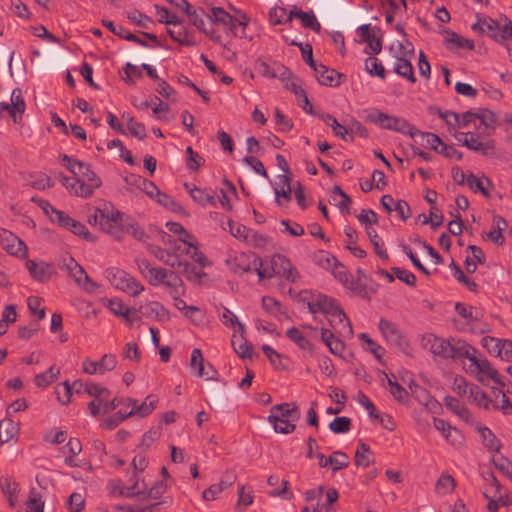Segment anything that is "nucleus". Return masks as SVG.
Returning <instances> with one entry per match:
<instances>
[{
  "mask_svg": "<svg viewBox=\"0 0 512 512\" xmlns=\"http://www.w3.org/2000/svg\"><path fill=\"white\" fill-rule=\"evenodd\" d=\"M186 155H187V159H186L187 168L191 171L199 170V168L204 163V159L201 156H199V154L197 152H195L192 149V147H190V146H188L186 148Z\"/></svg>",
  "mask_w": 512,
  "mask_h": 512,
  "instance_id": "0e129e2a",
  "label": "nucleus"
},
{
  "mask_svg": "<svg viewBox=\"0 0 512 512\" xmlns=\"http://www.w3.org/2000/svg\"><path fill=\"white\" fill-rule=\"evenodd\" d=\"M180 273L184 274L186 278L190 281H200L204 274L201 269L196 268L192 264L187 261H182L180 259V268H178Z\"/></svg>",
  "mask_w": 512,
  "mask_h": 512,
  "instance_id": "864d4df0",
  "label": "nucleus"
},
{
  "mask_svg": "<svg viewBox=\"0 0 512 512\" xmlns=\"http://www.w3.org/2000/svg\"><path fill=\"white\" fill-rule=\"evenodd\" d=\"M226 224L228 231L232 236L249 244L253 248L256 247V232L245 225L232 221L231 219H227Z\"/></svg>",
  "mask_w": 512,
  "mask_h": 512,
  "instance_id": "6ab92c4d",
  "label": "nucleus"
},
{
  "mask_svg": "<svg viewBox=\"0 0 512 512\" xmlns=\"http://www.w3.org/2000/svg\"><path fill=\"white\" fill-rule=\"evenodd\" d=\"M289 45L297 46L300 48L303 61L306 64H308L312 69H315L319 65V63H317L313 58V49H312L311 44H309V43L302 44L300 42L293 40V41L289 42Z\"/></svg>",
  "mask_w": 512,
  "mask_h": 512,
  "instance_id": "603ef678",
  "label": "nucleus"
},
{
  "mask_svg": "<svg viewBox=\"0 0 512 512\" xmlns=\"http://www.w3.org/2000/svg\"><path fill=\"white\" fill-rule=\"evenodd\" d=\"M372 456L373 453L370 446L362 440H359L355 453V464L366 468L373 462Z\"/></svg>",
  "mask_w": 512,
  "mask_h": 512,
  "instance_id": "f704fd0d",
  "label": "nucleus"
},
{
  "mask_svg": "<svg viewBox=\"0 0 512 512\" xmlns=\"http://www.w3.org/2000/svg\"><path fill=\"white\" fill-rule=\"evenodd\" d=\"M158 403V397L155 395H148L145 400L138 404V401L135 399H128L127 406H131L132 409L130 413L132 416L138 415L140 417H146L156 409Z\"/></svg>",
  "mask_w": 512,
  "mask_h": 512,
  "instance_id": "412c9836",
  "label": "nucleus"
},
{
  "mask_svg": "<svg viewBox=\"0 0 512 512\" xmlns=\"http://www.w3.org/2000/svg\"><path fill=\"white\" fill-rule=\"evenodd\" d=\"M185 188L189 192L192 199L202 206L216 205V196L211 189H201L196 186L190 187L189 184L185 183Z\"/></svg>",
  "mask_w": 512,
  "mask_h": 512,
  "instance_id": "b1692460",
  "label": "nucleus"
},
{
  "mask_svg": "<svg viewBox=\"0 0 512 512\" xmlns=\"http://www.w3.org/2000/svg\"><path fill=\"white\" fill-rule=\"evenodd\" d=\"M256 257L253 256V259H250V256L245 253H240L235 258V267L234 272L235 273H247L252 270H256Z\"/></svg>",
  "mask_w": 512,
  "mask_h": 512,
  "instance_id": "a19ab883",
  "label": "nucleus"
},
{
  "mask_svg": "<svg viewBox=\"0 0 512 512\" xmlns=\"http://www.w3.org/2000/svg\"><path fill=\"white\" fill-rule=\"evenodd\" d=\"M45 488L32 487L29 491L28 497L25 501L26 512H43L44 510V495Z\"/></svg>",
  "mask_w": 512,
  "mask_h": 512,
  "instance_id": "bb28decb",
  "label": "nucleus"
},
{
  "mask_svg": "<svg viewBox=\"0 0 512 512\" xmlns=\"http://www.w3.org/2000/svg\"><path fill=\"white\" fill-rule=\"evenodd\" d=\"M280 482V488L272 489L268 491V495L270 496H281L282 498H288V481L280 480L278 476H270L267 479V483L270 486H275Z\"/></svg>",
  "mask_w": 512,
  "mask_h": 512,
  "instance_id": "4d7b16f0",
  "label": "nucleus"
},
{
  "mask_svg": "<svg viewBox=\"0 0 512 512\" xmlns=\"http://www.w3.org/2000/svg\"><path fill=\"white\" fill-rule=\"evenodd\" d=\"M116 364V356L113 354H105L100 361L97 362L86 358L83 361V371L87 374H104L105 372L113 370Z\"/></svg>",
  "mask_w": 512,
  "mask_h": 512,
  "instance_id": "2eb2a0df",
  "label": "nucleus"
},
{
  "mask_svg": "<svg viewBox=\"0 0 512 512\" xmlns=\"http://www.w3.org/2000/svg\"><path fill=\"white\" fill-rule=\"evenodd\" d=\"M344 287L350 290L353 294L367 301L371 300V297L367 291V285L365 283H362V281H360L359 279H354L353 276H351L348 284H345Z\"/></svg>",
  "mask_w": 512,
  "mask_h": 512,
  "instance_id": "3c124183",
  "label": "nucleus"
},
{
  "mask_svg": "<svg viewBox=\"0 0 512 512\" xmlns=\"http://www.w3.org/2000/svg\"><path fill=\"white\" fill-rule=\"evenodd\" d=\"M449 267L453 270V276L458 282L466 286L469 291L477 292L478 284L468 278L454 260L451 261Z\"/></svg>",
  "mask_w": 512,
  "mask_h": 512,
  "instance_id": "37998d69",
  "label": "nucleus"
},
{
  "mask_svg": "<svg viewBox=\"0 0 512 512\" xmlns=\"http://www.w3.org/2000/svg\"><path fill=\"white\" fill-rule=\"evenodd\" d=\"M190 367L193 371H195L196 376H206V379H212V376H209V373L205 372L204 357L199 348H195L192 350Z\"/></svg>",
  "mask_w": 512,
  "mask_h": 512,
  "instance_id": "c9c22d12",
  "label": "nucleus"
},
{
  "mask_svg": "<svg viewBox=\"0 0 512 512\" xmlns=\"http://www.w3.org/2000/svg\"><path fill=\"white\" fill-rule=\"evenodd\" d=\"M287 10L283 7L275 6L269 11V21L272 25H281L285 24L287 18Z\"/></svg>",
  "mask_w": 512,
  "mask_h": 512,
  "instance_id": "69168bd1",
  "label": "nucleus"
},
{
  "mask_svg": "<svg viewBox=\"0 0 512 512\" xmlns=\"http://www.w3.org/2000/svg\"><path fill=\"white\" fill-rule=\"evenodd\" d=\"M207 18L212 24L224 25L232 35L240 38L245 36V27L249 21L246 14H243L240 19H236L221 7H213Z\"/></svg>",
  "mask_w": 512,
  "mask_h": 512,
  "instance_id": "6e6552de",
  "label": "nucleus"
},
{
  "mask_svg": "<svg viewBox=\"0 0 512 512\" xmlns=\"http://www.w3.org/2000/svg\"><path fill=\"white\" fill-rule=\"evenodd\" d=\"M316 305L320 312L332 317L330 323L333 326L336 323V325H341L343 329H347L348 333H352L350 320L336 299L319 293L317 294Z\"/></svg>",
  "mask_w": 512,
  "mask_h": 512,
  "instance_id": "0eeeda50",
  "label": "nucleus"
},
{
  "mask_svg": "<svg viewBox=\"0 0 512 512\" xmlns=\"http://www.w3.org/2000/svg\"><path fill=\"white\" fill-rule=\"evenodd\" d=\"M183 11L188 16L191 24H193L195 27H197L201 32L205 33L211 39H213V40L215 39L213 37V32H214L213 29L208 30L205 28V23H204L203 17L204 16L207 17L208 14L205 12V10L203 8L193 9L192 6L190 5L189 9H184Z\"/></svg>",
  "mask_w": 512,
  "mask_h": 512,
  "instance_id": "c85d7f7f",
  "label": "nucleus"
},
{
  "mask_svg": "<svg viewBox=\"0 0 512 512\" xmlns=\"http://www.w3.org/2000/svg\"><path fill=\"white\" fill-rule=\"evenodd\" d=\"M391 271L400 281L411 287L416 286V276L412 272L399 267H392Z\"/></svg>",
  "mask_w": 512,
  "mask_h": 512,
  "instance_id": "338daca9",
  "label": "nucleus"
},
{
  "mask_svg": "<svg viewBox=\"0 0 512 512\" xmlns=\"http://www.w3.org/2000/svg\"><path fill=\"white\" fill-rule=\"evenodd\" d=\"M153 253L156 258H158L164 264L172 268H180V258L176 254L170 253L160 247H156Z\"/></svg>",
  "mask_w": 512,
  "mask_h": 512,
  "instance_id": "09e8293b",
  "label": "nucleus"
},
{
  "mask_svg": "<svg viewBox=\"0 0 512 512\" xmlns=\"http://www.w3.org/2000/svg\"><path fill=\"white\" fill-rule=\"evenodd\" d=\"M19 431V424L15 423L10 418H4L0 421V442L6 443L17 435Z\"/></svg>",
  "mask_w": 512,
  "mask_h": 512,
  "instance_id": "e433bc0d",
  "label": "nucleus"
},
{
  "mask_svg": "<svg viewBox=\"0 0 512 512\" xmlns=\"http://www.w3.org/2000/svg\"><path fill=\"white\" fill-rule=\"evenodd\" d=\"M25 265L30 276L39 282L48 281L52 275L56 273L54 264L45 261L36 262L29 259L26 261Z\"/></svg>",
  "mask_w": 512,
  "mask_h": 512,
  "instance_id": "4468645a",
  "label": "nucleus"
},
{
  "mask_svg": "<svg viewBox=\"0 0 512 512\" xmlns=\"http://www.w3.org/2000/svg\"><path fill=\"white\" fill-rule=\"evenodd\" d=\"M379 329L387 342H389L391 345L399 348H404L407 346L405 337L401 334L395 323L381 318L379 321Z\"/></svg>",
  "mask_w": 512,
  "mask_h": 512,
  "instance_id": "dca6fc26",
  "label": "nucleus"
},
{
  "mask_svg": "<svg viewBox=\"0 0 512 512\" xmlns=\"http://www.w3.org/2000/svg\"><path fill=\"white\" fill-rule=\"evenodd\" d=\"M76 176L80 177L82 180L80 190L76 192V196L88 198L93 194L94 190L99 188L102 184L101 179L91 170L90 165L84 162L79 164Z\"/></svg>",
  "mask_w": 512,
  "mask_h": 512,
  "instance_id": "9d476101",
  "label": "nucleus"
},
{
  "mask_svg": "<svg viewBox=\"0 0 512 512\" xmlns=\"http://www.w3.org/2000/svg\"><path fill=\"white\" fill-rule=\"evenodd\" d=\"M365 120L367 122L378 125L382 129L407 134L410 137L413 136V133H416L415 126L410 124L406 119L402 117L388 115L384 112H381L378 109H373L369 113H367V115L365 116Z\"/></svg>",
  "mask_w": 512,
  "mask_h": 512,
  "instance_id": "39448f33",
  "label": "nucleus"
},
{
  "mask_svg": "<svg viewBox=\"0 0 512 512\" xmlns=\"http://www.w3.org/2000/svg\"><path fill=\"white\" fill-rule=\"evenodd\" d=\"M318 115L328 126H330L332 128V131L335 136L340 137L344 141H348V138H347L348 128L347 127L341 125L337 121V119L330 114L320 113Z\"/></svg>",
  "mask_w": 512,
  "mask_h": 512,
  "instance_id": "58836bf2",
  "label": "nucleus"
},
{
  "mask_svg": "<svg viewBox=\"0 0 512 512\" xmlns=\"http://www.w3.org/2000/svg\"><path fill=\"white\" fill-rule=\"evenodd\" d=\"M300 411L296 403H282L274 405L271 408V414L268 417L275 432L281 434H291L295 431V422L300 419Z\"/></svg>",
  "mask_w": 512,
  "mask_h": 512,
  "instance_id": "20e7f679",
  "label": "nucleus"
},
{
  "mask_svg": "<svg viewBox=\"0 0 512 512\" xmlns=\"http://www.w3.org/2000/svg\"><path fill=\"white\" fill-rule=\"evenodd\" d=\"M422 346L435 356L453 360L463 359L470 351V345L463 340L444 339L431 333L422 337Z\"/></svg>",
  "mask_w": 512,
  "mask_h": 512,
  "instance_id": "f03ea898",
  "label": "nucleus"
},
{
  "mask_svg": "<svg viewBox=\"0 0 512 512\" xmlns=\"http://www.w3.org/2000/svg\"><path fill=\"white\" fill-rule=\"evenodd\" d=\"M68 230H70L73 234L77 235V236H80L82 237L83 239L87 240V241H94L95 238L92 236V234L88 231V229L86 228V226L75 220V219H71L68 227H67Z\"/></svg>",
  "mask_w": 512,
  "mask_h": 512,
  "instance_id": "680f3d73",
  "label": "nucleus"
},
{
  "mask_svg": "<svg viewBox=\"0 0 512 512\" xmlns=\"http://www.w3.org/2000/svg\"><path fill=\"white\" fill-rule=\"evenodd\" d=\"M357 33L362 42L367 43L364 52L368 55H377L382 50V33L379 27L371 28L370 24L361 25Z\"/></svg>",
  "mask_w": 512,
  "mask_h": 512,
  "instance_id": "9b49d317",
  "label": "nucleus"
},
{
  "mask_svg": "<svg viewBox=\"0 0 512 512\" xmlns=\"http://www.w3.org/2000/svg\"><path fill=\"white\" fill-rule=\"evenodd\" d=\"M444 32L448 35V38L446 39V41L448 43L455 44L459 48H465V49H468V50H473L474 49L475 45H474V42L472 40L463 38L462 36H460L456 32H453V31H450V30H445Z\"/></svg>",
  "mask_w": 512,
  "mask_h": 512,
  "instance_id": "bf43d9fd",
  "label": "nucleus"
},
{
  "mask_svg": "<svg viewBox=\"0 0 512 512\" xmlns=\"http://www.w3.org/2000/svg\"><path fill=\"white\" fill-rule=\"evenodd\" d=\"M231 345L234 351L242 359L251 358L253 345L244 337V326L242 324H239L238 328L234 329V333L231 338Z\"/></svg>",
  "mask_w": 512,
  "mask_h": 512,
  "instance_id": "f3484780",
  "label": "nucleus"
},
{
  "mask_svg": "<svg viewBox=\"0 0 512 512\" xmlns=\"http://www.w3.org/2000/svg\"><path fill=\"white\" fill-rule=\"evenodd\" d=\"M460 135L464 136L463 145L469 150L479 152L484 156H493L495 154V141L493 139L482 142L479 136L473 132L460 133Z\"/></svg>",
  "mask_w": 512,
  "mask_h": 512,
  "instance_id": "ddd939ff",
  "label": "nucleus"
},
{
  "mask_svg": "<svg viewBox=\"0 0 512 512\" xmlns=\"http://www.w3.org/2000/svg\"><path fill=\"white\" fill-rule=\"evenodd\" d=\"M455 487V480L451 475L442 474L435 485L438 494L445 495L450 493Z\"/></svg>",
  "mask_w": 512,
  "mask_h": 512,
  "instance_id": "13d9d810",
  "label": "nucleus"
},
{
  "mask_svg": "<svg viewBox=\"0 0 512 512\" xmlns=\"http://www.w3.org/2000/svg\"><path fill=\"white\" fill-rule=\"evenodd\" d=\"M351 428V419L346 416L336 417L329 424V429L335 434L347 433Z\"/></svg>",
  "mask_w": 512,
  "mask_h": 512,
  "instance_id": "052dcab7",
  "label": "nucleus"
},
{
  "mask_svg": "<svg viewBox=\"0 0 512 512\" xmlns=\"http://www.w3.org/2000/svg\"><path fill=\"white\" fill-rule=\"evenodd\" d=\"M154 198L160 205L172 212H179L182 210L180 204H178L171 196L161 192L158 187H156V191L154 192Z\"/></svg>",
  "mask_w": 512,
  "mask_h": 512,
  "instance_id": "a18cd8bd",
  "label": "nucleus"
},
{
  "mask_svg": "<svg viewBox=\"0 0 512 512\" xmlns=\"http://www.w3.org/2000/svg\"><path fill=\"white\" fill-rule=\"evenodd\" d=\"M474 118L479 119L480 125H483L486 128L493 129L496 123L495 114L488 109H481L478 113H475Z\"/></svg>",
  "mask_w": 512,
  "mask_h": 512,
  "instance_id": "774afa93",
  "label": "nucleus"
},
{
  "mask_svg": "<svg viewBox=\"0 0 512 512\" xmlns=\"http://www.w3.org/2000/svg\"><path fill=\"white\" fill-rule=\"evenodd\" d=\"M122 212L113 205H105L103 209L96 208L94 213L88 216L91 225H99L100 229L114 237L117 236V225L121 223Z\"/></svg>",
  "mask_w": 512,
  "mask_h": 512,
  "instance_id": "423d86ee",
  "label": "nucleus"
},
{
  "mask_svg": "<svg viewBox=\"0 0 512 512\" xmlns=\"http://www.w3.org/2000/svg\"><path fill=\"white\" fill-rule=\"evenodd\" d=\"M167 491V485L164 481H156L155 484L148 489L144 480L139 481V479H135L131 485L123 487L121 490V494L127 497L134 496H143V499L149 498L153 500L148 503L145 508L141 509L139 512H152L154 510L168 509L172 505V498L170 496H163Z\"/></svg>",
  "mask_w": 512,
  "mask_h": 512,
  "instance_id": "f257e3e1",
  "label": "nucleus"
},
{
  "mask_svg": "<svg viewBox=\"0 0 512 512\" xmlns=\"http://www.w3.org/2000/svg\"><path fill=\"white\" fill-rule=\"evenodd\" d=\"M173 275L174 272L172 271H168L164 268L153 267L151 270H149V274L146 276V279L148 280L150 285L157 286L161 282H164V280L167 279L168 276Z\"/></svg>",
  "mask_w": 512,
  "mask_h": 512,
  "instance_id": "6e6d98bb",
  "label": "nucleus"
},
{
  "mask_svg": "<svg viewBox=\"0 0 512 512\" xmlns=\"http://www.w3.org/2000/svg\"><path fill=\"white\" fill-rule=\"evenodd\" d=\"M117 236L116 239L121 238V233L126 232L131 234L138 241H145L148 238L146 232L130 217H125L122 213L121 223L117 225Z\"/></svg>",
  "mask_w": 512,
  "mask_h": 512,
  "instance_id": "aec40b11",
  "label": "nucleus"
},
{
  "mask_svg": "<svg viewBox=\"0 0 512 512\" xmlns=\"http://www.w3.org/2000/svg\"><path fill=\"white\" fill-rule=\"evenodd\" d=\"M275 275H279L292 283L297 282L300 278L298 270L286 256L276 253L269 259L258 257V280L271 278Z\"/></svg>",
  "mask_w": 512,
  "mask_h": 512,
  "instance_id": "7ed1b4c3",
  "label": "nucleus"
},
{
  "mask_svg": "<svg viewBox=\"0 0 512 512\" xmlns=\"http://www.w3.org/2000/svg\"><path fill=\"white\" fill-rule=\"evenodd\" d=\"M138 311L142 317L146 318H156L160 321H164L169 318L168 310L157 301H153L147 305L140 306Z\"/></svg>",
  "mask_w": 512,
  "mask_h": 512,
  "instance_id": "a878e982",
  "label": "nucleus"
},
{
  "mask_svg": "<svg viewBox=\"0 0 512 512\" xmlns=\"http://www.w3.org/2000/svg\"><path fill=\"white\" fill-rule=\"evenodd\" d=\"M443 401L445 406L459 418L464 420L466 423L470 422L471 414L469 409L464 406L457 398L453 396H445Z\"/></svg>",
  "mask_w": 512,
  "mask_h": 512,
  "instance_id": "2f4dec72",
  "label": "nucleus"
},
{
  "mask_svg": "<svg viewBox=\"0 0 512 512\" xmlns=\"http://www.w3.org/2000/svg\"><path fill=\"white\" fill-rule=\"evenodd\" d=\"M365 70L371 76H377L381 79L386 77V70L376 57L370 56L365 60Z\"/></svg>",
  "mask_w": 512,
  "mask_h": 512,
  "instance_id": "49530a36",
  "label": "nucleus"
},
{
  "mask_svg": "<svg viewBox=\"0 0 512 512\" xmlns=\"http://www.w3.org/2000/svg\"><path fill=\"white\" fill-rule=\"evenodd\" d=\"M127 184L132 185L143 191L150 198H154L156 185L154 182L137 174H130L125 178Z\"/></svg>",
  "mask_w": 512,
  "mask_h": 512,
  "instance_id": "c756f323",
  "label": "nucleus"
},
{
  "mask_svg": "<svg viewBox=\"0 0 512 512\" xmlns=\"http://www.w3.org/2000/svg\"><path fill=\"white\" fill-rule=\"evenodd\" d=\"M321 340L334 355H341L345 349V344L340 339L336 338L329 329L323 328L321 330Z\"/></svg>",
  "mask_w": 512,
  "mask_h": 512,
  "instance_id": "72a5a7b5",
  "label": "nucleus"
},
{
  "mask_svg": "<svg viewBox=\"0 0 512 512\" xmlns=\"http://www.w3.org/2000/svg\"><path fill=\"white\" fill-rule=\"evenodd\" d=\"M54 369L55 367L51 366L47 372L36 375L34 378L35 385L39 388H46L48 385L54 382L60 374L59 369H56L55 372Z\"/></svg>",
  "mask_w": 512,
  "mask_h": 512,
  "instance_id": "8fccbe9b",
  "label": "nucleus"
},
{
  "mask_svg": "<svg viewBox=\"0 0 512 512\" xmlns=\"http://www.w3.org/2000/svg\"><path fill=\"white\" fill-rule=\"evenodd\" d=\"M313 70L318 82L325 86H338L340 81H335V79L343 77V74L321 63Z\"/></svg>",
  "mask_w": 512,
  "mask_h": 512,
  "instance_id": "4be33fe9",
  "label": "nucleus"
},
{
  "mask_svg": "<svg viewBox=\"0 0 512 512\" xmlns=\"http://www.w3.org/2000/svg\"><path fill=\"white\" fill-rule=\"evenodd\" d=\"M476 352V349L470 345L469 355L464 356V358L468 359L471 364L475 366L479 373H483L488 376V374H491V371H493L494 368L486 358L478 359L476 357Z\"/></svg>",
  "mask_w": 512,
  "mask_h": 512,
  "instance_id": "79ce46f5",
  "label": "nucleus"
},
{
  "mask_svg": "<svg viewBox=\"0 0 512 512\" xmlns=\"http://www.w3.org/2000/svg\"><path fill=\"white\" fill-rule=\"evenodd\" d=\"M415 132L416 133H413V136H411V138L416 143H419L421 146L430 148L438 153L439 147H441L444 142L437 134L431 132H422L416 128Z\"/></svg>",
  "mask_w": 512,
  "mask_h": 512,
  "instance_id": "5701e85b",
  "label": "nucleus"
},
{
  "mask_svg": "<svg viewBox=\"0 0 512 512\" xmlns=\"http://www.w3.org/2000/svg\"><path fill=\"white\" fill-rule=\"evenodd\" d=\"M394 72L397 73L399 76L406 78L411 83L416 82V78L413 72V66L411 62L404 57H399L397 59L396 64L394 66Z\"/></svg>",
  "mask_w": 512,
  "mask_h": 512,
  "instance_id": "ea45409f",
  "label": "nucleus"
},
{
  "mask_svg": "<svg viewBox=\"0 0 512 512\" xmlns=\"http://www.w3.org/2000/svg\"><path fill=\"white\" fill-rule=\"evenodd\" d=\"M157 15L159 16L158 21L167 25H178L181 21L175 14H171L166 7L154 5Z\"/></svg>",
  "mask_w": 512,
  "mask_h": 512,
  "instance_id": "e2e57ef3",
  "label": "nucleus"
},
{
  "mask_svg": "<svg viewBox=\"0 0 512 512\" xmlns=\"http://www.w3.org/2000/svg\"><path fill=\"white\" fill-rule=\"evenodd\" d=\"M481 437L483 440V445L489 449L490 451L498 452L501 448V443L494 435V433L487 427H484L480 430Z\"/></svg>",
  "mask_w": 512,
  "mask_h": 512,
  "instance_id": "5fc2aeb1",
  "label": "nucleus"
},
{
  "mask_svg": "<svg viewBox=\"0 0 512 512\" xmlns=\"http://www.w3.org/2000/svg\"><path fill=\"white\" fill-rule=\"evenodd\" d=\"M105 276L115 288L130 293L132 296L139 295L144 286L124 270L116 267L106 269Z\"/></svg>",
  "mask_w": 512,
  "mask_h": 512,
  "instance_id": "1a4fd4ad",
  "label": "nucleus"
},
{
  "mask_svg": "<svg viewBox=\"0 0 512 512\" xmlns=\"http://www.w3.org/2000/svg\"><path fill=\"white\" fill-rule=\"evenodd\" d=\"M469 399L480 408L489 410L492 406L493 398H490L479 386L471 385L469 389Z\"/></svg>",
  "mask_w": 512,
  "mask_h": 512,
  "instance_id": "7c9ffc66",
  "label": "nucleus"
},
{
  "mask_svg": "<svg viewBox=\"0 0 512 512\" xmlns=\"http://www.w3.org/2000/svg\"><path fill=\"white\" fill-rule=\"evenodd\" d=\"M122 118L127 120V128L132 136L139 140H143L147 136L143 123L136 122L132 116L126 114H123Z\"/></svg>",
  "mask_w": 512,
  "mask_h": 512,
  "instance_id": "de8ad7c7",
  "label": "nucleus"
},
{
  "mask_svg": "<svg viewBox=\"0 0 512 512\" xmlns=\"http://www.w3.org/2000/svg\"><path fill=\"white\" fill-rule=\"evenodd\" d=\"M0 488L3 494L7 497L10 508H16L17 494L20 491L19 484L12 477H1Z\"/></svg>",
  "mask_w": 512,
  "mask_h": 512,
  "instance_id": "393cba45",
  "label": "nucleus"
},
{
  "mask_svg": "<svg viewBox=\"0 0 512 512\" xmlns=\"http://www.w3.org/2000/svg\"><path fill=\"white\" fill-rule=\"evenodd\" d=\"M328 462L333 472L345 469L349 466V456L343 451H334L329 457Z\"/></svg>",
  "mask_w": 512,
  "mask_h": 512,
  "instance_id": "c03bdc74",
  "label": "nucleus"
},
{
  "mask_svg": "<svg viewBox=\"0 0 512 512\" xmlns=\"http://www.w3.org/2000/svg\"><path fill=\"white\" fill-rule=\"evenodd\" d=\"M102 24H103V26L108 28L114 35L118 36L119 38L135 42V43H137V44H139L141 46H144V47H148L149 46L148 43L145 40H143L140 37L134 35L130 31L125 29L123 26L115 25L110 20H102Z\"/></svg>",
  "mask_w": 512,
  "mask_h": 512,
  "instance_id": "cd10ccee",
  "label": "nucleus"
},
{
  "mask_svg": "<svg viewBox=\"0 0 512 512\" xmlns=\"http://www.w3.org/2000/svg\"><path fill=\"white\" fill-rule=\"evenodd\" d=\"M293 18H298L304 28L311 29L316 33H320L322 28L321 24L318 22L312 10L305 12L294 6L293 9L288 13L286 21H292Z\"/></svg>",
  "mask_w": 512,
  "mask_h": 512,
  "instance_id": "a211bd4d",
  "label": "nucleus"
},
{
  "mask_svg": "<svg viewBox=\"0 0 512 512\" xmlns=\"http://www.w3.org/2000/svg\"><path fill=\"white\" fill-rule=\"evenodd\" d=\"M287 337L293 341L301 350L311 352L313 346L308 338L296 327L287 330Z\"/></svg>",
  "mask_w": 512,
  "mask_h": 512,
  "instance_id": "4c0bfd02",
  "label": "nucleus"
},
{
  "mask_svg": "<svg viewBox=\"0 0 512 512\" xmlns=\"http://www.w3.org/2000/svg\"><path fill=\"white\" fill-rule=\"evenodd\" d=\"M0 243L2 248L10 255L19 258L27 257L28 248L26 244L14 233L8 230H2L0 232Z\"/></svg>",
  "mask_w": 512,
  "mask_h": 512,
  "instance_id": "f8f14e48",
  "label": "nucleus"
},
{
  "mask_svg": "<svg viewBox=\"0 0 512 512\" xmlns=\"http://www.w3.org/2000/svg\"><path fill=\"white\" fill-rule=\"evenodd\" d=\"M327 269H331L334 277L344 286L348 284L351 273L342 265L336 257L327 258Z\"/></svg>",
  "mask_w": 512,
  "mask_h": 512,
  "instance_id": "473e14b6",
  "label": "nucleus"
}]
</instances>
